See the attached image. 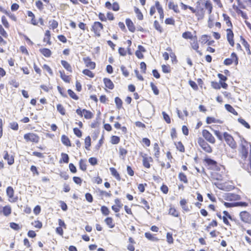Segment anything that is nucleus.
<instances>
[{"label": "nucleus", "instance_id": "1", "mask_svg": "<svg viewBox=\"0 0 251 251\" xmlns=\"http://www.w3.org/2000/svg\"><path fill=\"white\" fill-rule=\"evenodd\" d=\"M211 177L213 180L217 181L215 185L221 190L230 191L234 188L232 181L229 180L228 172L224 165H219L216 168H212Z\"/></svg>", "mask_w": 251, "mask_h": 251}, {"label": "nucleus", "instance_id": "2", "mask_svg": "<svg viewBox=\"0 0 251 251\" xmlns=\"http://www.w3.org/2000/svg\"><path fill=\"white\" fill-rule=\"evenodd\" d=\"M201 0H198L196 2L195 7L187 5L181 2L179 5L182 10L186 11L189 9L191 13L194 14L198 21L202 20L204 19L206 11L210 15L213 9L212 3L210 0H205L203 3L201 2Z\"/></svg>", "mask_w": 251, "mask_h": 251}, {"label": "nucleus", "instance_id": "3", "mask_svg": "<svg viewBox=\"0 0 251 251\" xmlns=\"http://www.w3.org/2000/svg\"><path fill=\"white\" fill-rule=\"evenodd\" d=\"M223 20L226 23L227 26L229 27L228 28L226 29V39L229 44L232 47H233L235 45L234 40V33L232 30L233 25L231 21L230 17L226 13L222 14Z\"/></svg>", "mask_w": 251, "mask_h": 251}, {"label": "nucleus", "instance_id": "4", "mask_svg": "<svg viewBox=\"0 0 251 251\" xmlns=\"http://www.w3.org/2000/svg\"><path fill=\"white\" fill-rule=\"evenodd\" d=\"M223 137L226 144L234 150L232 154L228 153V156L231 158H234L237 154L236 149L237 148V144L233 136L227 132H225L223 133Z\"/></svg>", "mask_w": 251, "mask_h": 251}, {"label": "nucleus", "instance_id": "5", "mask_svg": "<svg viewBox=\"0 0 251 251\" xmlns=\"http://www.w3.org/2000/svg\"><path fill=\"white\" fill-rule=\"evenodd\" d=\"M156 11L159 15V19L162 23L164 17V12L162 6L159 1H156L154 5L151 6L150 7V15L151 17H153L154 18H156V16L154 15Z\"/></svg>", "mask_w": 251, "mask_h": 251}, {"label": "nucleus", "instance_id": "6", "mask_svg": "<svg viewBox=\"0 0 251 251\" xmlns=\"http://www.w3.org/2000/svg\"><path fill=\"white\" fill-rule=\"evenodd\" d=\"M249 145L251 146V144L245 139H243L241 140L239 145V153L240 157L243 161L246 160L248 156Z\"/></svg>", "mask_w": 251, "mask_h": 251}, {"label": "nucleus", "instance_id": "7", "mask_svg": "<svg viewBox=\"0 0 251 251\" xmlns=\"http://www.w3.org/2000/svg\"><path fill=\"white\" fill-rule=\"evenodd\" d=\"M104 30V25L100 21H95L91 25V31L94 37L99 38Z\"/></svg>", "mask_w": 251, "mask_h": 251}, {"label": "nucleus", "instance_id": "8", "mask_svg": "<svg viewBox=\"0 0 251 251\" xmlns=\"http://www.w3.org/2000/svg\"><path fill=\"white\" fill-rule=\"evenodd\" d=\"M27 15L30 18V24L34 26H39L44 25V20L43 18L40 17L37 19L35 14L31 11H27Z\"/></svg>", "mask_w": 251, "mask_h": 251}, {"label": "nucleus", "instance_id": "9", "mask_svg": "<svg viewBox=\"0 0 251 251\" xmlns=\"http://www.w3.org/2000/svg\"><path fill=\"white\" fill-rule=\"evenodd\" d=\"M24 138L26 143L32 144H37L39 142L40 137L34 132H28L24 134Z\"/></svg>", "mask_w": 251, "mask_h": 251}, {"label": "nucleus", "instance_id": "10", "mask_svg": "<svg viewBox=\"0 0 251 251\" xmlns=\"http://www.w3.org/2000/svg\"><path fill=\"white\" fill-rule=\"evenodd\" d=\"M99 20L101 22H106L107 21H113L115 19L114 14L111 11H107L105 14L104 13L100 12L97 14Z\"/></svg>", "mask_w": 251, "mask_h": 251}, {"label": "nucleus", "instance_id": "11", "mask_svg": "<svg viewBox=\"0 0 251 251\" xmlns=\"http://www.w3.org/2000/svg\"><path fill=\"white\" fill-rule=\"evenodd\" d=\"M198 144L201 149L207 153H211L213 151V149L210 145L203 138L199 137L198 139Z\"/></svg>", "mask_w": 251, "mask_h": 251}, {"label": "nucleus", "instance_id": "12", "mask_svg": "<svg viewBox=\"0 0 251 251\" xmlns=\"http://www.w3.org/2000/svg\"><path fill=\"white\" fill-rule=\"evenodd\" d=\"M8 201L10 203H15L18 201V196L15 195V191L12 186H8L6 189Z\"/></svg>", "mask_w": 251, "mask_h": 251}, {"label": "nucleus", "instance_id": "13", "mask_svg": "<svg viewBox=\"0 0 251 251\" xmlns=\"http://www.w3.org/2000/svg\"><path fill=\"white\" fill-rule=\"evenodd\" d=\"M76 113L80 117L84 116V118L87 120L91 119L94 117V114L91 111L86 109H81L78 108L76 110Z\"/></svg>", "mask_w": 251, "mask_h": 251}, {"label": "nucleus", "instance_id": "14", "mask_svg": "<svg viewBox=\"0 0 251 251\" xmlns=\"http://www.w3.org/2000/svg\"><path fill=\"white\" fill-rule=\"evenodd\" d=\"M224 64L226 66H229L232 64L237 66L238 64V57L237 54L235 52H232L230 55V58L225 59Z\"/></svg>", "mask_w": 251, "mask_h": 251}, {"label": "nucleus", "instance_id": "15", "mask_svg": "<svg viewBox=\"0 0 251 251\" xmlns=\"http://www.w3.org/2000/svg\"><path fill=\"white\" fill-rule=\"evenodd\" d=\"M202 135L203 139L209 143L212 144H214L216 143L215 137L208 130L203 129L202 130Z\"/></svg>", "mask_w": 251, "mask_h": 251}, {"label": "nucleus", "instance_id": "16", "mask_svg": "<svg viewBox=\"0 0 251 251\" xmlns=\"http://www.w3.org/2000/svg\"><path fill=\"white\" fill-rule=\"evenodd\" d=\"M115 204L111 206L112 210L116 213V217H119L120 214L117 213L120 212L121 209L123 207V204L122 203L121 200L119 198H116L114 200Z\"/></svg>", "mask_w": 251, "mask_h": 251}, {"label": "nucleus", "instance_id": "17", "mask_svg": "<svg viewBox=\"0 0 251 251\" xmlns=\"http://www.w3.org/2000/svg\"><path fill=\"white\" fill-rule=\"evenodd\" d=\"M168 214L173 217L178 218L181 221L180 212L175 206L173 205L169 206Z\"/></svg>", "mask_w": 251, "mask_h": 251}, {"label": "nucleus", "instance_id": "18", "mask_svg": "<svg viewBox=\"0 0 251 251\" xmlns=\"http://www.w3.org/2000/svg\"><path fill=\"white\" fill-rule=\"evenodd\" d=\"M104 7L108 10H112L115 12L118 11L120 9V5L117 1L111 3L109 1H107L105 2Z\"/></svg>", "mask_w": 251, "mask_h": 251}, {"label": "nucleus", "instance_id": "19", "mask_svg": "<svg viewBox=\"0 0 251 251\" xmlns=\"http://www.w3.org/2000/svg\"><path fill=\"white\" fill-rule=\"evenodd\" d=\"M188 200L185 198L181 199L179 201V205L183 212H189L192 209V206L191 205H188Z\"/></svg>", "mask_w": 251, "mask_h": 251}, {"label": "nucleus", "instance_id": "20", "mask_svg": "<svg viewBox=\"0 0 251 251\" xmlns=\"http://www.w3.org/2000/svg\"><path fill=\"white\" fill-rule=\"evenodd\" d=\"M82 60L84 62L85 67L88 69L90 70H94L96 68V63L95 62L93 61L90 57L87 56L83 57Z\"/></svg>", "mask_w": 251, "mask_h": 251}, {"label": "nucleus", "instance_id": "21", "mask_svg": "<svg viewBox=\"0 0 251 251\" xmlns=\"http://www.w3.org/2000/svg\"><path fill=\"white\" fill-rule=\"evenodd\" d=\"M142 162L143 166L147 169H149L151 168L150 163H151L153 161V158L150 156H148L147 154H144L142 155Z\"/></svg>", "mask_w": 251, "mask_h": 251}, {"label": "nucleus", "instance_id": "22", "mask_svg": "<svg viewBox=\"0 0 251 251\" xmlns=\"http://www.w3.org/2000/svg\"><path fill=\"white\" fill-rule=\"evenodd\" d=\"M203 162L207 166L210 167V169L212 170V168H216L219 165L217 161L208 157V156L205 157L203 159Z\"/></svg>", "mask_w": 251, "mask_h": 251}, {"label": "nucleus", "instance_id": "23", "mask_svg": "<svg viewBox=\"0 0 251 251\" xmlns=\"http://www.w3.org/2000/svg\"><path fill=\"white\" fill-rule=\"evenodd\" d=\"M12 213V208L10 205L1 206L0 205V215L2 214L5 217L9 216Z\"/></svg>", "mask_w": 251, "mask_h": 251}, {"label": "nucleus", "instance_id": "24", "mask_svg": "<svg viewBox=\"0 0 251 251\" xmlns=\"http://www.w3.org/2000/svg\"><path fill=\"white\" fill-rule=\"evenodd\" d=\"M190 43L192 49L195 50L199 54L201 55V53L199 50V44L197 36H194V38L191 40Z\"/></svg>", "mask_w": 251, "mask_h": 251}, {"label": "nucleus", "instance_id": "25", "mask_svg": "<svg viewBox=\"0 0 251 251\" xmlns=\"http://www.w3.org/2000/svg\"><path fill=\"white\" fill-rule=\"evenodd\" d=\"M3 158L5 160L7 161V164L9 165H12L14 163V156L9 154L7 151H3Z\"/></svg>", "mask_w": 251, "mask_h": 251}, {"label": "nucleus", "instance_id": "26", "mask_svg": "<svg viewBox=\"0 0 251 251\" xmlns=\"http://www.w3.org/2000/svg\"><path fill=\"white\" fill-rule=\"evenodd\" d=\"M168 8L169 9L173 10L175 13L179 14L180 13V10L177 3L172 0H170L169 1Z\"/></svg>", "mask_w": 251, "mask_h": 251}, {"label": "nucleus", "instance_id": "27", "mask_svg": "<svg viewBox=\"0 0 251 251\" xmlns=\"http://www.w3.org/2000/svg\"><path fill=\"white\" fill-rule=\"evenodd\" d=\"M224 215L222 217V220L226 226L228 227L231 226V224L229 223V220H232V217L229 213L227 211H223Z\"/></svg>", "mask_w": 251, "mask_h": 251}, {"label": "nucleus", "instance_id": "28", "mask_svg": "<svg viewBox=\"0 0 251 251\" xmlns=\"http://www.w3.org/2000/svg\"><path fill=\"white\" fill-rule=\"evenodd\" d=\"M125 23L128 30L130 32L134 33L135 32V25L130 18H126L125 20Z\"/></svg>", "mask_w": 251, "mask_h": 251}, {"label": "nucleus", "instance_id": "29", "mask_svg": "<svg viewBox=\"0 0 251 251\" xmlns=\"http://www.w3.org/2000/svg\"><path fill=\"white\" fill-rule=\"evenodd\" d=\"M240 217L242 220L246 223L251 222V215L247 211H242L240 213Z\"/></svg>", "mask_w": 251, "mask_h": 251}, {"label": "nucleus", "instance_id": "30", "mask_svg": "<svg viewBox=\"0 0 251 251\" xmlns=\"http://www.w3.org/2000/svg\"><path fill=\"white\" fill-rule=\"evenodd\" d=\"M217 76L220 79L219 82L220 84L222 85V87L224 89H227L228 84L225 82L227 79V77L222 74H218Z\"/></svg>", "mask_w": 251, "mask_h": 251}, {"label": "nucleus", "instance_id": "31", "mask_svg": "<svg viewBox=\"0 0 251 251\" xmlns=\"http://www.w3.org/2000/svg\"><path fill=\"white\" fill-rule=\"evenodd\" d=\"M225 199L229 201H236L241 199L240 195L234 193H228L226 196Z\"/></svg>", "mask_w": 251, "mask_h": 251}, {"label": "nucleus", "instance_id": "32", "mask_svg": "<svg viewBox=\"0 0 251 251\" xmlns=\"http://www.w3.org/2000/svg\"><path fill=\"white\" fill-rule=\"evenodd\" d=\"M178 178L179 180L185 184H187L189 183V179L187 175L182 172H180L178 174Z\"/></svg>", "mask_w": 251, "mask_h": 251}, {"label": "nucleus", "instance_id": "33", "mask_svg": "<svg viewBox=\"0 0 251 251\" xmlns=\"http://www.w3.org/2000/svg\"><path fill=\"white\" fill-rule=\"evenodd\" d=\"M240 40L241 41L242 44L245 47L248 55H251V51L250 50V44L248 43V42L246 40V39L242 36H240Z\"/></svg>", "mask_w": 251, "mask_h": 251}, {"label": "nucleus", "instance_id": "34", "mask_svg": "<svg viewBox=\"0 0 251 251\" xmlns=\"http://www.w3.org/2000/svg\"><path fill=\"white\" fill-rule=\"evenodd\" d=\"M104 222L109 228H113L115 226V223L111 217H107L105 218Z\"/></svg>", "mask_w": 251, "mask_h": 251}, {"label": "nucleus", "instance_id": "35", "mask_svg": "<svg viewBox=\"0 0 251 251\" xmlns=\"http://www.w3.org/2000/svg\"><path fill=\"white\" fill-rule=\"evenodd\" d=\"M166 50L169 52L170 56L171 58L172 63H177L178 62L177 57L175 53L173 51L171 47H168L166 48Z\"/></svg>", "mask_w": 251, "mask_h": 251}, {"label": "nucleus", "instance_id": "36", "mask_svg": "<svg viewBox=\"0 0 251 251\" xmlns=\"http://www.w3.org/2000/svg\"><path fill=\"white\" fill-rule=\"evenodd\" d=\"M43 42L46 43V44L48 45H51L52 43L51 41V33L49 30H47L45 31L44 37L43 38Z\"/></svg>", "mask_w": 251, "mask_h": 251}, {"label": "nucleus", "instance_id": "37", "mask_svg": "<svg viewBox=\"0 0 251 251\" xmlns=\"http://www.w3.org/2000/svg\"><path fill=\"white\" fill-rule=\"evenodd\" d=\"M153 155L155 158L158 159L160 155V149L158 143H154L153 145Z\"/></svg>", "mask_w": 251, "mask_h": 251}, {"label": "nucleus", "instance_id": "38", "mask_svg": "<svg viewBox=\"0 0 251 251\" xmlns=\"http://www.w3.org/2000/svg\"><path fill=\"white\" fill-rule=\"evenodd\" d=\"M103 81L104 84V86L106 88L110 89L112 90L114 88V84L112 81V80L108 78H104L103 79Z\"/></svg>", "mask_w": 251, "mask_h": 251}, {"label": "nucleus", "instance_id": "39", "mask_svg": "<svg viewBox=\"0 0 251 251\" xmlns=\"http://www.w3.org/2000/svg\"><path fill=\"white\" fill-rule=\"evenodd\" d=\"M61 141L62 144L67 147L72 146L71 141L69 138L66 135L63 134L61 136Z\"/></svg>", "mask_w": 251, "mask_h": 251}, {"label": "nucleus", "instance_id": "40", "mask_svg": "<svg viewBox=\"0 0 251 251\" xmlns=\"http://www.w3.org/2000/svg\"><path fill=\"white\" fill-rule=\"evenodd\" d=\"M206 123L207 124H211L212 123L222 124L223 123V121L221 120L216 119L213 117L208 116L206 118Z\"/></svg>", "mask_w": 251, "mask_h": 251}, {"label": "nucleus", "instance_id": "41", "mask_svg": "<svg viewBox=\"0 0 251 251\" xmlns=\"http://www.w3.org/2000/svg\"><path fill=\"white\" fill-rule=\"evenodd\" d=\"M207 26L209 28H212L214 26L220 29L222 27V25L220 22H217L215 23H214L213 20L209 18L207 22Z\"/></svg>", "mask_w": 251, "mask_h": 251}, {"label": "nucleus", "instance_id": "42", "mask_svg": "<svg viewBox=\"0 0 251 251\" xmlns=\"http://www.w3.org/2000/svg\"><path fill=\"white\" fill-rule=\"evenodd\" d=\"M61 78L66 83H69L71 80V76L65 74L64 71H59Z\"/></svg>", "mask_w": 251, "mask_h": 251}, {"label": "nucleus", "instance_id": "43", "mask_svg": "<svg viewBox=\"0 0 251 251\" xmlns=\"http://www.w3.org/2000/svg\"><path fill=\"white\" fill-rule=\"evenodd\" d=\"M61 64L63 68L68 72L72 73L73 72V69L71 64L66 60H62Z\"/></svg>", "mask_w": 251, "mask_h": 251}, {"label": "nucleus", "instance_id": "44", "mask_svg": "<svg viewBox=\"0 0 251 251\" xmlns=\"http://www.w3.org/2000/svg\"><path fill=\"white\" fill-rule=\"evenodd\" d=\"M128 153V151L127 149H125V148L120 146L119 148V157L123 159H125L126 158V157Z\"/></svg>", "mask_w": 251, "mask_h": 251}, {"label": "nucleus", "instance_id": "45", "mask_svg": "<svg viewBox=\"0 0 251 251\" xmlns=\"http://www.w3.org/2000/svg\"><path fill=\"white\" fill-rule=\"evenodd\" d=\"M40 52L45 57L49 58L51 56V51L48 48H42L39 50Z\"/></svg>", "mask_w": 251, "mask_h": 251}, {"label": "nucleus", "instance_id": "46", "mask_svg": "<svg viewBox=\"0 0 251 251\" xmlns=\"http://www.w3.org/2000/svg\"><path fill=\"white\" fill-rule=\"evenodd\" d=\"M109 170L112 176H114L118 181H120L121 179L120 175L117 170L114 167L110 168Z\"/></svg>", "mask_w": 251, "mask_h": 251}, {"label": "nucleus", "instance_id": "47", "mask_svg": "<svg viewBox=\"0 0 251 251\" xmlns=\"http://www.w3.org/2000/svg\"><path fill=\"white\" fill-rule=\"evenodd\" d=\"M79 169L85 172L87 170V163L86 160L84 159H80L78 162Z\"/></svg>", "mask_w": 251, "mask_h": 251}, {"label": "nucleus", "instance_id": "48", "mask_svg": "<svg viewBox=\"0 0 251 251\" xmlns=\"http://www.w3.org/2000/svg\"><path fill=\"white\" fill-rule=\"evenodd\" d=\"M133 9L137 19L139 21L143 20L144 19V16L139 8L136 6H134Z\"/></svg>", "mask_w": 251, "mask_h": 251}, {"label": "nucleus", "instance_id": "49", "mask_svg": "<svg viewBox=\"0 0 251 251\" xmlns=\"http://www.w3.org/2000/svg\"><path fill=\"white\" fill-rule=\"evenodd\" d=\"M233 8L234 10L236 11L237 14L240 15L244 19H247V15L246 13L243 12L242 10H241L238 6L233 5Z\"/></svg>", "mask_w": 251, "mask_h": 251}, {"label": "nucleus", "instance_id": "50", "mask_svg": "<svg viewBox=\"0 0 251 251\" xmlns=\"http://www.w3.org/2000/svg\"><path fill=\"white\" fill-rule=\"evenodd\" d=\"M145 237L148 239L149 240L151 241H158L159 239L155 237L154 235L151 234V233L149 232H145Z\"/></svg>", "mask_w": 251, "mask_h": 251}, {"label": "nucleus", "instance_id": "51", "mask_svg": "<svg viewBox=\"0 0 251 251\" xmlns=\"http://www.w3.org/2000/svg\"><path fill=\"white\" fill-rule=\"evenodd\" d=\"M174 145H175L177 151L181 152H185V147L181 141L175 142Z\"/></svg>", "mask_w": 251, "mask_h": 251}, {"label": "nucleus", "instance_id": "52", "mask_svg": "<svg viewBox=\"0 0 251 251\" xmlns=\"http://www.w3.org/2000/svg\"><path fill=\"white\" fill-rule=\"evenodd\" d=\"M140 203L143 204L142 206V208L146 211H148L150 209V205L148 201L145 198H141Z\"/></svg>", "mask_w": 251, "mask_h": 251}, {"label": "nucleus", "instance_id": "53", "mask_svg": "<svg viewBox=\"0 0 251 251\" xmlns=\"http://www.w3.org/2000/svg\"><path fill=\"white\" fill-rule=\"evenodd\" d=\"M84 145L85 149L87 151L90 150V147L91 146V139L90 136H87L84 139Z\"/></svg>", "mask_w": 251, "mask_h": 251}, {"label": "nucleus", "instance_id": "54", "mask_svg": "<svg viewBox=\"0 0 251 251\" xmlns=\"http://www.w3.org/2000/svg\"><path fill=\"white\" fill-rule=\"evenodd\" d=\"M225 107L228 112L232 113L234 115L237 116L238 115V112L231 105L229 104H226L225 105Z\"/></svg>", "mask_w": 251, "mask_h": 251}, {"label": "nucleus", "instance_id": "55", "mask_svg": "<svg viewBox=\"0 0 251 251\" xmlns=\"http://www.w3.org/2000/svg\"><path fill=\"white\" fill-rule=\"evenodd\" d=\"M128 241L129 244L127 247V249L129 251H134L135 247L134 245L135 244L134 240L132 237L128 238Z\"/></svg>", "mask_w": 251, "mask_h": 251}, {"label": "nucleus", "instance_id": "56", "mask_svg": "<svg viewBox=\"0 0 251 251\" xmlns=\"http://www.w3.org/2000/svg\"><path fill=\"white\" fill-rule=\"evenodd\" d=\"M82 73L84 75H85L91 78H94L95 75V73H94L92 71H91V70H90L89 69H84L82 71Z\"/></svg>", "mask_w": 251, "mask_h": 251}, {"label": "nucleus", "instance_id": "57", "mask_svg": "<svg viewBox=\"0 0 251 251\" xmlns=\"http://www.w3.org/2000/svg\"><path fill=\"white\" fill-rule=\"evenodd\" d=\"M61 158L59 160V163H68L69 161V157L68 154L66 153L62 152L61 154Z\"/></svg>", "mask_w": 251, "mask_h": 251}, {"label": "nucleus", "instance_id": "58", "mask_svg": "<svg viewBox=\"0 0 251 251\" xmlns=\"http://www.w3.org/2000/svg\"><path fill=\"white\" fill-rule=\"evenodd\" d=\"M49 23L50 29L54 30L58 26V22L55 20H51L49 21Z\"/></svg>", "mask_w": 251, "mask_h": 251}, {"label": "nucleus", "instance_id": "59", "mask_svg": "<svg viewBox=\"0 0 251 251\" xmlns=\"http://www.w3.org/2000/svg\"><path fill=\"white\" fill-rule=\"evenodd\" d=\"M2 7L0 6V10L5 13L11 20L15 22L17 20L16 16L14 14H12L6 10H2Z\"/></svg>", "mask_w": 251, "mask_h": 251}, {"label": "nucleus", "instance_id": "60", "mask_svg": "<svg viewBox=\"0 0 251 251\" xmlns=\"http://www.w3.org/2000/svg\"><path fill=\"white\" fill-rule=\"evenodd\" d=\"M57 111L62 115L64 116L66 114V109L64 106L61 104H57L56 105Z\"/></svg>", "mask_w": 251, "mask_h": 251}, {"label": "nucleus", "instance_id": "61", "mask_svg": "<svg viewBox=\"0 0 251 251\" xmlns=\"http://www.w3.org/2000/svg\"><path fill=\"white\" fill-rule=\"evenodd\" d=\"M115 102L118 109L120 110L123 108V101L119 97H117L115 98Z\"/></svg>", "mask_w": 251, "mask_h": 251}, {"label": "nucleus", "instance_id": "62", "mask_svg": "<svg viewBox=\"0 0 251 251\" xmlns=\"http://www.w3.org/2000/svg\"><path fill=\"white\" fill-rule=\"evenodd\" d=\"M1 21L2 24L3 26L5 27L6 29H9L10 28V24L8 20L5 16H2L1 18Z\"/></svg>", "mask_w": 251, "mask_h": 251}, {"label": "nucleus", "instance_id": "63", "mask_svg": "<svg viewBox=\"0 0 251 251\" xmlns=\"http://www.w3.org/2000/svg\"><path fill=\"white\" fill-rule=\"evenodd\" d=\"M182 37L185 39H190L192 40L194 38L192 33L190 31H185L182 34Z\"/></svg>", "mask_w": 251, "mask_h": 251}, {"label": "nucleus", "instance_id": "64", "mask_svg": "<svg viewBox=\"0 0 251 251\" xmlns=\"http://www.w3.org/2000/svg\"><path fill=\"white\" fill-rule=\"evenodd\" d=\"M153 26L154 28L159 33H162L163 32V28L157 20H155L154 21Z\"/></svg>", "mask_w": 251, "mask_h": 251}]
</instances>
